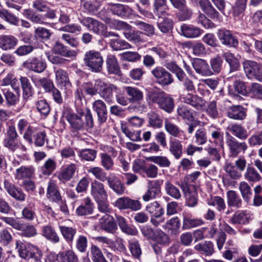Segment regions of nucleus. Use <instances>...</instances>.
<instances>
[{
    "mask_svg": "<svg viewBox=\"0 0 262 262\" xmlns=\"http://www.w3.org/2000/svg\"><path fill=\"white\" fill-rule=\"evenodd\" d=\"M17 137L15 127L9 126L7 132V137L4 140V146L12 152L18 151L24 155L27 151V148L19 142Z\"/></svg>",
    "mask_w": 262,
    "mask_h": 262,
    "instance_id": "obj_1",
    "label": "nucleus"
},
{
    "mask_svg": "<svg viewBox=\"0 0 262 262\" xmlns=\"http://www.w3.org/2000/svg\"><path fill=\"white\" fill-rule=\"evenodd\" d=\"M84 64L92 72L98 73L102 71L103 58L99 51L91 50L86 52L83 57Z\"/></svg>",
    "mask_w": 262,
    "mask_h": 262,
    "instance_id": "obj_2",
    "label": "nucleus"
},
{
    "mask_svg": "<svg viewBox=\"0 0 262 262\" xmlns=\"http://www.w3.org/2000/svg\"><path fill=\"white\" fill-rule=\"evenodd\" d=\"M150 98L153 102L158 104L160 108L167 113H171L174 108L173 99L169 95L162 91L152 93Z\"/></svg>",
    "mask_w": 262,
    "mask_h": 262,
    "instance_id": "obj_3",
    "label": "nucleus"
},
{
    "mask_svg": "<svg viewBox=\"0 0 262 262\" xmlns=\"http://www.w3.org/2000/svg\"><path fill=\"white\" fill-rule=\"evenodd\" d=\"M96 85L99 89L100 96L107 103L113 102V93L118 90L117 87L111 83H106L100 79L96 80Z\"/></svg>",
    "mask_w": 262,
    "mask_h": 262,
    "instance_id": "obj_4",
    "label": "nucleus"
},
{
    "mask_svg": "<svg viewBox=\"0 0 262 262\" xmlns=\"http://www.w3.org/2000/svg\"><path fill=\"white\" fill-rule=\"evenodd\" d=\"M151 73L157 82L161 85H168L173 82L172 75L162 67H156Z\"/></svg>",
    "mask_w": 262,
    "mask_h": 262,
    "instance_id": "obj_5",
    "label": "nucleus"
},
{
    "mask_svg": "<svg viewBox=\"0 0 262 262\" xmlns=\"http://www.w3.org/2000/svg\"><path fill=\"white\" fill-rule=\"evenodd\" d=\"M79 22L89 31L97 35H100L106 28L103 23L90 17H84L79 19Z\"/></svg>",
    "mask_w": 262,
    "mask_h": 262,
    "instance_id": "obj_6",
    "label": "nucleus"
},
{
    "mask_svg": "<svg viewBox=\"0 0 262 262\" xmlns=\"http://www.w3.org/2000/svg\"><path fill=\"white\" fill-rule=\"evenodd\" d=\"M217 35L222 44L229 47H236L238 45L237 38L231 31L226 29H220L217 31Z\"/></svg>",
    "mask_w": 262,
    "mask_h": 262,
    "instance_id": "obj_7",
    "label": "nucleus"
},
{
    "mask_svg": "<svg viewBox=\"0 0 262 262\" xmlns=\"http://www.w3.org/2000/svg\"><path fill=\"white\" fill-rule=\"evenodd\" d=\"M184 103L191 105L197 110H204L206 106V101L197 95L192 93H187L182 96Z\"/></svg>",
    "mask_w": 262,
    "mask_h": 262,
    "instance_id": "obj_8",
    "label": "nucleus"
},
{
    "mask_svg": "<svg viewBox=\"0 0 262 262\" xmlns=\"http://www.w3.org/2000/svg\"><path fill=\"white\" fill-rule=\"evenodd\" d=\"M244 72L249 79L257 78L262 72V65L251 60H246L243 63Z\"/></svg>",
    "mask_w": 262,
    "mask_h": 262,
    "instance_id": "obj_9",
    "label": "nucleus"
},
{
    "mask_svg": "<svg viewBox=\"0 0 262 262\" xmlns=\"http://www.w3.org/2000/svg\"><path fill=\"white\" fill-rule=\"evenodd\" d=\"M64 114L73 130L78 131L84 129L85 124L82 118L84 114L83 112H80L78 114L69 112L67 114L65 113Z\"/></svg>",
    "mask_w": 262,
    "mask_h": 262,
    "instance_id": "obj_10",
    "label": "nucleus"
},
{
    "mask_svg": "<svg viewBox=\"0 0 262 262\" xmlns=\"http://www.w3.org/2000/svg\"><path fill=\"white\" fill-rule=\"evenodd\" d=\"M179 186L184 193L187 206L191 207L195 206L198 202L196 191L190 189L187 183L182 182Z\"/></svg>",
    "mask_w": 262,
    "mask_h": 262,
    "instance_id": "obj_11",
    "label": "nucleus"
},
{
    "mask_svg": "<svg viewBox=\"0 0 262 262\" xmlns=\"http://www.w3.org/2000/svg\"><path fill=\"white\" fill-rule=\"evenodd\" d=\"M93 111L96 112L98 121L101 124L105 122L107 118V112L105 103L101 100H97L92 104Z\"/></svg>",
    "mask_w": 262,
    "mask_h": 262,
    "instance_id": "obj_12",
    "label": "nucleus"
},
{
    "mask_svg": "<svg viewBox=\"0 0 262 262\" xmlns=\"http://www.w3.org/2000/svg\"><path fill=\"white\" fill-rule=\"evenodd\" d=\"M23 67L34 72L40 73L45 71L47 64L45 62L39 60L37 57H34L24 62Z\"/></svg>",
    "mask_w": 262,
    "mask_h": 262,
    "instance_id": "obj_13",
    "label": "nucleus"
},
{
    "mask_svg": "<svg viewBox=\"0 0 262 262\" xmlns=\"http://www.w3.org/2000/svg\"><path fill=\"white\" fill-rule=\"evenodd\" d=\"M91 193L95 201L108 196L104 184L97 180H94L91 184Z\"/></svg>",
    "mask_w": 262,
    "mask_h": 262,
    "instance_id": "obj_14",
    "label": "nucleus"
},
{
    "mask_svg": "<svg viewBox=\"0 0 262 262\" xmlns=\"http://www.w3.org/2000/svg\"><path fill=\"white\" fill-rule=\"evenodd\" d=\"M52 50L55 54L67 58H74L77 55V52L76 51L69 49L67 46L59 41L55 43Z\"/></svg>",
    "mask_w": 262,
    "mask_h": 262,
    "instance_id": "obj_15",
    "label": "nucleus"
},
{
    "mask_svg": "<svg viewBox=\"0 0 262 262\" xmlns=\"http://www.w3.org/2000/svg\"><path fill=\"white\" fill-rule=\"evenodd\" d=\"M227 143L230 154L235 157L240 152H244L248 148L245 142H239L232 136H230L228 139Z\"/></svg>",
    "mask_w": 262,
    "mask_h": 262,
    "instance_id": "obj_16",
    "label": "nucleus"
},
{
    "mask_svg": "<svg viewBox=\"0 0 262 262\" xmlns=\"http://www.w3.org/2000/svg\"><path fill=\"white\" fill-rule=\"evenodd\" d=\"M166 15H168V13L166 12L161 13L160 15H157L158 16L157 26L161 32L168 34L172 29L173 21L171 19L165 17Z\"/></svg>",
    "mask_w": 262,
    "mask_h": 262,
    "instance_id": "obj_17",
    "label": "nucleus"
},
{
    "mask_svg": "<svg viewBox=\"0 0 262 262\" xmlns=\"http://www.w3.org/2000/svg\"><path fill=\"white\" fill-rule=\"evenodd\" d=\"M106 181L110 188L117 194L121 195L124 193L125 187L114 173L110 174Z\"/></svg>",
    "mask_w": 262,
    "mask_h": 262,
    "instance_id": "obj_18",
    "label": "nucleus"
},
{
    "mask_svg": "<svg viewBox=\"0 0 262 262\" xmlns=\"http://www.w3.org/2000/svg\"><path fill=\"white\" fill-rule=\"evenodd\" d=\"M76 169V164L73 163L68 164L58 172L57 178L60 181L65 183L74 177Z\"/></svg>",
    "mask_w": 262,
    "mask_h": 262,
    "instance_id": "obj_19",
    "label": "nucleus"
},
{
    "mask_svg": "<svg viewBox=\"0 0 262 262\" xmlns=\"http://www.w3.org/2000/svg\"><path fill=\"white\" fill-rule=\"evenodd\" d=\"M46 196L48 199L52 202H58L61 200V196L58 189L56 183L52 180L48 183Z\"/></svg>",
    "mask_w": 262,
    "mask_h": 262,
    "instance_id": "obj_20",
    "label": "nucleus"
},
{
    "mask_svg": "<svg viewBox=\"0 0 262 262\" xmlns=\"http://www.w3.org/2000/svg\"><path fill=\"white\" fill-rule=\"evenodd\" d=\"M101 228L105 231L114 233L117 229V226L112 216L105 214L100 220Z\"/></svg>",
    "mask_w": 262,
    "mask_h": 262,
    "instance_id": "obj_21",
    "label": "nucleus"
},
{
    "mask_svg": "<svg viewBox=\"0 0 262 262\" xmlns=\"http://www.w3.org/2000/svg\"><path fill=\"white\" fill-rule=\"evenodd\" d=\"M195 72L202 76H210L213 73L206 61L201 59H196L192 62Z\"/></svg>",
    "mask_w": 262,
    "mask_h": 262,
    "instance_id": "obj_22",
    "label": "nucleus"
},
{
    "mask_svg": "<svg viewBox=\"0 0 262 262\" xmlns=\"http://www.w3.org/2000/svg\"><path fill=\"white\" fill-rule=\"evenodd\" d=\"M227 116L234 120H243L246 116V110L241 105H234L228 108Z\"/></svg>",
    "mask_w": 262,
    "mask_h": 262,
    "instance_id": "obj_23",
    "label": "nucleus"
},
{
    "mask_svg": "<svg viewBox=\"0 0 262 262\" xmlns=\"http://www.w3.org/2000/svg\"><path fill=\"white\" fill-rule=\"evenodd\" d=\"M110 10L112 13L120 17L128 16L132 13V9L127 6L121 4H109Z\"/></svg>",
    "mask_w": 262,
    "mask_h": 262,
    "instance_id": "obj_24",
    "label": "nucleus"
},
{
    "mask_svg": "<svg viewBox=\"0 0 262 262\" xmlns=\"http://www.w3.org/2000/svg\"><path fill=\"white\" fill-rule=\"evenodd\" d=\"M4 187L6 190L12 197L20 201H24L25 200L26 195L25 193L13 184L8 181H5Z\"/></svg>",
    "mask_w": 262,
    "mask_h": 262,
    "instance_id": "obj_25",
    "label": "nucleus"
},
{
    "mask_svg": "<svg viewBox=\"0 0 262 262\" xmlns=\"http://www.w3.org/2000/svg\"><path fill=\"white\" fill-rule=\"evenodd\" d=\"M169 151L177 160L180 159L183 154V145L181 142L177 139L169 140Z\"/></svg>",
    "mask_w": 262,
    "mask_h": 262,
    "instance_id": "obj_26",
    "label": "nucleus"
},
{
    "mask_svg": "<svg viewBox=\"0 0 262 262\" xmlns=\"http://www.w3.org/2000/svg\"><path fill=\"white\" fill-rule=\"evenodd\" d=\"M94 206L92 200L87 198L84 200L82 203L76 210V214L79 216H84L91 214L93 211Z\"/></svg>",
    "mask_w": 262,
    "mask_h": 262,
    "instance_id": "obj_27",
    "label": "nucleus"
},
{
    "mask_svg": "<svg viewBox=\"0 0 262 262\" xmlns=\"http://www.w3.org/2000/svg\"><path fill=\"white\" fill-rule=\"evenodd\" d=\"M227 130L239 139H246L249 134L247 130L241 124L234 123L229 125Z\"/></svg>",
    "mask_w": 262,
    "mask_h": 262,
    "instance_id": "obj_28",
    "label": "nucleus"
},
{
    "mask_svg": "<svg viewBox=\"0 0 262 262\" xmlns=\"http://www.w3.org/2000/svg\"><path fill=\"white\" fill-rule=\"evenodd\" d=\"M181 34L187 38H195L199 36L202 31L192 25L183 24L181 26Z\"/></svg>",
    "mask_w": 262,
    "mask_h": 262,
    "instance_id": "obj_29",
    "label": "nucleus"
},
{
    "mask_svg": "<svg viewBox=\"0 0 262 262\" xmlns=\"http://www.w3.org/2000/svg\"><path fill=\"white\" fill-rule=\"evenodd\" d=\"M194 249L201 254L208 256H211L214 253L213 244L210 241H204L196 245Z\"/></svg>",
    "mask_w": 262,
    "mask_h": 262,
    "instance_id": "obj_30",
    "label": "nucleus"
},
{
    "mask_svg": "<svg viewBox=\"0 0 262 262\" xmlns=\"http://www.w3.org/2000/svg\"><path fill=\"white\" fill-rule=\"evenodd\" d=\"M17 43V39L12 35L0 36V48L3 50L13 49Z\"/></svg>",
    "mask_w": 262,
    "mask_h": 262,
    "instance_id": "obj_31",
    "label": "nucleus"
},
{
    "mask_svg": "<svg viewBox=\"0 0 262 262\" xmlns=\"http://www.w3.org/2000/svg\"><path fill=\"white\" fill-rule=\"evenodd\" d=\"M227 204L229 207L236 208H241L243 201L239 194L234 190H229L227 192Z\"/></svg>",
    "mask_w": 262,
    "mask_h": 262,
    "instance_id": "obj_32",
    "label": "nucleus"
},
{
    "mask_svg": "<svg viewBox=\"0 0 262 262\" xmlns=\"http://www.w3.org/2000/svg\"><path fill=\"white\" fill-rule=\"evenodd\" d=\"M55 74L57 85L60 86H64L66 88L71 87V83L68 74L66 71L62 69H58L55 71Z\"/></svg>",
    "mask_w": 262,
    "mask_h": 262,
    "instance_id": "obj_33",
    "label": "nucleus"
},
{
    "mask_svg": "<svg viewBox=\"0 0 262 262\" xmlns=\"http://www.w3.org/2000/svg\"><path fill=\"white\" fill-rule=\"evenodd\" d=\"M183 229H190L193 227L201 226L204 224L202 219L192 218L188 215L183 213Z\"/></svg>",
    "mask_w": 262,
    "mask_h": 262,
    "instance_id": "obj_34",
    "label": "nucleus"
},
{
    "mask_svg": "<svg viewBox=\"0 0 262 262\" xmlns=\"http://www.w3.org/2000/svg\"><path fill=\"white\" fill-rule=\"evenodd\" d=\"M42 235L48 240L54 244L59 242L60 237L53 227L50 225H46L43 227Z\"/></svg>",
    "mask_w": 262,
    "mask_h": 262,
    "instance_id": "obj_35",
    "label": "nucleus"
},
{
    "mask_svg": "<svg viewBox=\"0 0 262 262\" xmlns=\"http://www.w3.org/2000/svg\"><path fill=\"white\" fill-rule=\"evenodd\" d=\"M56 259L58 262H78L77 256L72 250L60 252Z\"/></svg>",
    "mask_w": 262,
    "mask_h": 262,
    "instance_id": "obj_36",
    "label": "nucleus"
},
{
    "mask_svg": "<svg viewBox=\"0 0 262 262\" xmlns=\"http://www.w3.org/2000/svg\"><path fill=\"white\" fill-rule=\"evenodd\" d=\"M125 90L126 93L129 97V100L130 102H139L143 99V92L138 88L132 86H126L125 88Z\"/></svg>",
    "mask_w": 262,
    "mask_h": 262,
    "instance_id": "obj_37",
    "label": "nucleus"
},
{
    "mask_svg": "<svg viewBox=\"0 0 262 262\" xmlns=\"http://www.w3.org/2000/svg\"><path fill=\"white\" fill-rule=\"evenodd\" d=\"M107 71L110 74L118 75L120 72L117 60L113 55H108L106 59Z\"/></svg>",
    "mask_w": 262,
    "mask_h": 262,
    "instance_id": "obj_38",
    "label": "nucleus"
},
{
    "mask_svg": "<svg viewBox=\"0 0 262 262\" xmlns=\"http://www.w3.org/2000/svg\"><path fill=\"white\" fill-rule=\"evenodd\" d=\"M177 112L178 116L184 120L187 124L191 123L194 120L192 113L186 106H178Z\"/></svg>",
    "mask_w": 262,
    "mask_h": 262,
    "instance_id": "obj_39",
    "label": "nucleus"
},
{
    "mask_svg": "<svg viewBox=\"0 0 262 262\" xmlns=\"http://www.w3.org/2000/svg\"><path fill=\"white\" fill-rule=\"evenodd\" d=\"M59 228L64 239L68 243H72L77 232L76 229L66 226H59Z\"/></svg>",
    "mask_w": 262,
    "mask_h": 262,
    "instance_id": "obj_40",
    "label": "nucleus"
},
{
    "mask_svg": "<svg viewBox=\"0 0 262 262\" xmlns=\"http://www.w3.org/2000/svg\"><path fill=\"white\" fill-rule=\"evenodd\" d=\"M222 56L229 64L230 72L237 71L239 69L240 67L239 62L233 54L230 52H226L223 54Z\"/></svg>",
    "mask_w": 262,
    "mask_h": 262,
    "instance_id": "obj_41",
    "label": "nucleus"
},
{
    "mask_svg": "<svg viewBox=\"0 0 262 262\" xmlns=\"http://www.w3.org/2000/svg\"><path fill=\"white\" fill-rule=\"evenodd\" d=\"M124 35L127 40L134 43L143 42L144 41L142 32L138 30H132V27H130L127 32H124Z\"/></svg>",
    "mask_w": 262,
    "mask_h": 262,
    "instance_id": "obj_42",
    "label": "nucleus"
},
{
    "mask_svg": "<svg viewBox=\"0 0 262 262\" xmlns=\"http://www.w3.org/2000/svg\"><path fill=\"white\" fill-rule=\"evenodd\" d=\"M230 222L232 224L245 225L249 223V219L245 211L238 210L236 211L230 219Z\"/></svg>",
    "mask_w": 262,
    "mask_h": 262,
    "instance_id": "obj_43",
    "label": "nucleus"
},
{
    "mask_svg": "<svg viewBox=\"0 0 262 262\" xmlns=\"http://www.w3.org/2000/svg\"><path fill=\"white\" fill-rule=\"evenodd\" d=\"M132 23L143 31V35H145L148 37H151L155 34V29L153 25L139 20H136Z\"/></svg>",
    "mask_w": 262,
    "mask_h": 262,
    "instance_id": "obj_44",
    "label": "nucleus"
},
{
    "mask_svg": "<svg viewBox=\"0 0 262 262\" xmlns=\"http://www.w3.org/2000/svg\"><path fill=\"white\" fill-rule=\"evenodd\" d=\"M244 178L250 182H257L260 180L261 177L257 170L252 166H248L244 175Z\"/></svg>",
    "mask_w": 262,
    "mask_h": 262,
    "instance_id": "obj_45",
    "label": "nucleus"
},
{
    "mask_svg": "<svg viewBox=\"0 0 262 262\" xmlns=\"http://www.w3.org/2000/svg\"><path fill=\"white\" fill-rule=\"evenodd\" d=\"M34 169L32 166H22L16 170L15 178L17 179L31 178L34 174Z\"/></svg>",
    "mask_w": 262,
    "mask_h": 262,
    "instance_id": "obj_46",
    "label": "nucleus"
},
{
    "mask_svg": "<svg viewBox=\"0 0 262 262\" xmlns=\"http://www.w3.org/2000/svg\"><path fill=\"white\" fill-rule=\"evenodd\" d=\"M165 129L169 135L175 138H180L183 133L178 125L168 120L165 121Z\"/></svg>",
    "mask_w": 262,
    "mask_h": 262,
    "instance_id": "obj_47",
    "label": "nucleus"
},
{
    "mask_svg": "<svg viewBox=\"0 0 262 262\" xmlns=\"http://www.w3.org/2000/svg\"><path fill=\"white\" fill-rule=\"evenodd\" d=\"M21 83V88L23 91V97L28 98L33 95V88L27 77L21 76L19 79Z\"/></svg>",
    "mask_w": 262,
    "mask_h": 262,
    "instance_id": "obj_48",
    "label": "nucleus"
},
{
    "mask_svg": "<svg viewBox=\"0 0 262 262\" xmlns=\"http://www.w3.org/2000/svg\"><path fill=\"white\" fill-rule=\"evenodd\" d=\"M34 83L37 87L42 88L46 92H51L54 88V84L52 80L45 77L36 79Z\"/></svg>",
    "mask_w": 262,
    "mask_h": 262,
    "instance_id": "obj_49",
    "label": "nucleus"
},
{
    "mask_svg": "<svg viewBox=\"0 0 262 262\" xmlns=\"http://www.w3.org/2000/svg\"><path fill=\"white\" fill-rule=\"evenodd\" d=\"M0 17L9 24L15 26H17L19 22V18L17 16L5 9H0Z\"/></svg>",
    "mask_w": 262,
    "mask_h": 262,
    "instance_id": "obj_50",
    "label": "nucleus"
},
{
    "mask_svg": "<svg viewBox=\"0 0 262 262\" xmlns=\"http://www.w3.org/2000/svg\"><path fill=\"white\" fill-rule=\"evenodd\" d=\"M97 152L95 150L89 148L81 149L78 152V156L81 158V160L85 161H94Z\"/></svg>",
    "mask_w": 262,
    "mask_h": 262,
    "instance_id": "obj_51",
    "label": "nucleus"
},
{
    "mask_svg": "<svg viewBox=\"0 0 262 262\" xmlns=\"http://www.w3.org/2000/svg\"><path fill=\"white\" fill-rule=\"evenodd\" d=\"M148 160L162 168H168L171 164L170 160L164 156H152Z\"/></svg>",
    "mask_w": 262,
    "mask_h": 262,
    "instance_id": "obj_52",
    "label": "nucleus"
},
{
    "mask_svg": "<svg viewBox=\"0 0 262 262\" xmlns=\"http://www.w3.org/2000/svg\"><path fill=\"white\" fill-rule=\"evenodd\" d=\"M165 189L166 193L172 198L179 200L181 197V192L179 189L174 186L169 181H167L165 183Z\"/></svg>",
    "mask_w": 262,
    "mask_h": 262,
    "instance_id": "obj_53",
    "label": "nucleus"
},
{
    "mask_svg": "<svg viewBox=\"0 0 262 262\" xmlns=\"http://www.w3.org/2000/svg\"><path fill=\"white\" fill-rule=\"evenodd\" d=\"M128 248L132 255L134 258L137 259L140 258L142 254V251L140 244L137 240L134 239L129 241Z\"/></svg>",
    "mask_w": 262,
    "mask_h": 262,
    "instance_id": "obj_54",
    "label": "nucleus"
},
{
    "mask_svg": "<svg viewBox=\"0 0 262 262\" xmlns=\"http://www.w3.org/2000/svg\"><path fill=\"white\" fill-rule=\"evenodd\" d=\"M56 163L52 159H48L41 167L40 170L44 175H50L56 169Z\"/></svg>",
    "mask_w": 262,
    "mask_h": 262,
    "instance_id": "obj_55",
    "label": "nucleus"
},
{
    "mask_svg": "<svg viewBox=\"0 0 262 262\" xmlns=\"http://www.w3.org/2000/svg\"><path fill=\"white\" fill-rule=\"evenodd\" d=\"M205 112L207 115L212 119H216L220 117V113L217 108L216 101L213 100L210 101L205 108Z\"/></svg>",
    "mask_w": 262,
    "mask_h": 262,
    "instance_id": "obj_56",
    "label": "nucleus"
},
{
    "mask_svg": "<svg viewBox=\"0 0 262 262\" xmlns=\"http://www.w3.org/2000/svg\"><path fill=\"white\" fill-rule=\"evenodd\" d=\"M207 204L209 205L216 206L219 211L224 210L226 208V204L224 199L221 196H214L208 200Z\"/></svg>",
    "mask_w": 262,
    "mask_h": 262,
    "instance_id": "obj_57",
    "label": "nucleus"
},
{
    "mask_svg": "<svg viewBox=\"0 0 262 262\" xmlns=\"http://www.w3.org/2000/svg\"><path fill=\"white\" fill-rule=\"evenodd\" d=\"M19 231L21 232V236L26 237H34L37 234V229L32 225H25L23 224Z\"/></svg>",
    "mask_w": 262,
    "mask_h": 262,
    "instance_id": "obj_58",
    "label": "nucleus"
},
{
    "mask_svg": "<svg viewBox=\"0 0 262 262\" xmlns=\"http://www.w3.org/2000/svg\"><path fill=\"white\" fill-rule=\"evenodd\" d=\"M148 123L150 126L156 128H160L162 126L163 120L159 115L151 112L148 114Z\"/></svg>",
    "mask_w": 262,
    "mask_h": 262,
    "instance_id": "obj_59",
    "label": "nucleus"
},
{
    "mask_svg": "<svg viewBox=\"0 0 262 262\" xmlns=\"http://www.w3.org/2000/svg\"><path fill=\"white\" fill-rule=\"evenodd\" d=\"M88 171L101 182H104L107 179L108 177L106 173L99 167H90Z\"/></svg>",
    "mask_w": 262,
    "mask_h": 262,
    "instance_id": "obj_60",
    "label": "nucleus"
},
{
    "mask_svg": "<svg viewBox=\"0 0 262 262\" xmlns=\"http://www.w3.org/2000/svg\"><path fill=\"white\" fill-rule=\"evenodd\" d=\"M207 140L206 132L204 128L198 129L193 138V142L198 145L204 144Z\"/></svg>",
    "mask_w": 262,
    "mask_h": 262,
    "instance_id": "obj_61",
    "label": "nucleus"
},
{
    "mask_svg": "<svg viewBox=\"0 0 262 262\" xmlns=\"http://www.w3.org/2000/svg\"><path fill=\"white\" fill-rule=\"evenodd\" d=\"M100 156L101 165L104 169L112 170L114 166V161L111 156L106 153H101Z\"/></svg>",
    "mask_w": 262,
    "mask_h": 262,
    "instance_id": "obj_62",
    "label": "nucleus"
},
{
    "mask_svg": "<svg viewBox=\"0 0 262 262\" xmlns=\"http://www.w3.org/2000/svg\"><path fill=\"white\" fill-rule=\"evenodd\" d=\"M239 189L243 199L245 201L248 202L252 194L249 185L245 181L241 182L239 185Z\"/></svg>",
    "mask_w": 262,
    "mask_h": 262,
    "instance_id": "obj_63",
    "label": "nucleus"
},
{
    "mask_svg": "<svg viewBox=\"0 0 262 262\" xmlns=\"http://www.w3.org/2000/svg\"><path fill=\"white\" fill-rule=\"evenodd\" d=\"M224 170L231 179H238L242 176L241 172L232 163H227Z\"/></svg>",
    "mask_w": 262,
    "mask_h": 262,
    "instance_id": "obj_64",
    "label": "nucleus"
}]
</instances>
